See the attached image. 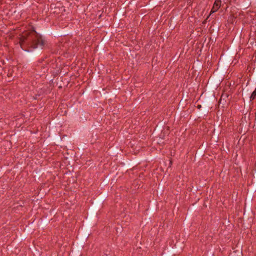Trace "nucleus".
<instances>
[{"label": "nucleus", "mask_w": 256, "mask_h": 256, "mask_svg": "<svg viewBox=\"0 0 256 256\" xmlns=\"http://www.w3.org/2000/svg\"><path fill=\"white\" fill-rule=\"evenodd\" d=\"M221 0H216L210 12V14L216 12L220 6Z\"/></svg>", "instance_id": "1"}, {"label": "nucleus", "mask_w": 256, "mask_h": 256, "mask_svg": "<svg viewBox=\"0 0 256 256\" xmlns=\"http://www.w3.org/2000/svg\"><path fill=\"white\" fill-rule=\"evenodd\" d=\"M256 97V87L254 90L252 92V94L250 96V98L251 100H254Z\"/></svg>", "instance_id": "3"}, {"label": "nucleus", "mask_w": 256, "mask_h": 256, "mask_svg": "<svg viewBox=\"0 0 256 256\" xmlns=\"http://www.w3.org/2000/svg\"><path fill=\"white\" fill-rule=\"evenodd\" d=\"M44 40L42 39L41 37H40L38 38L37 42L36 44V46H34V48H42V46L44 45Z\"/></svg>", "instance_id": "2"}]
</instances>
